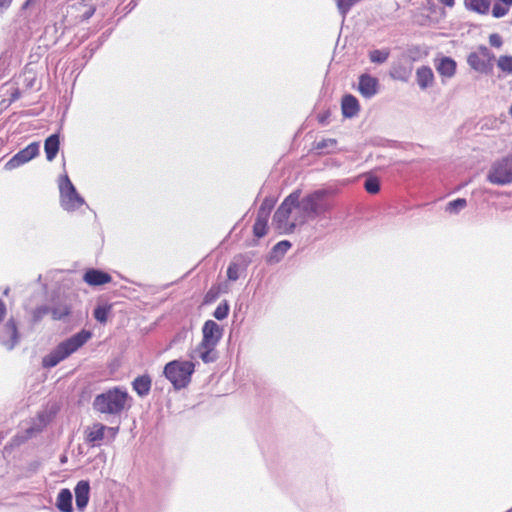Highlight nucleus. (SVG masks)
Segmentation results:
<instances>
[{
    "label": "nucleus",
    "instance_id": "dca6fc26",
    "mask_svg": "<svg viewBox=\"0 0 512 512\" xmlns=\"http://www.w3.org/2000/svg\"><path fill=\"white\" fill-rule=\"evenodd\" d=\"M132 390L140 397L144 398L149 395L152 387V378L149 374L145 373L138 375L131 382Z\"/></svg>",
    "mask_w": 512,
    "mask_h": 512
},
{
    "label": "nucleus",
    "instance_id": "5701e85b",
    "mask_svg": "<svg viewBox=\"0 0 512 512\" xmlns=\"http://www.w3.org/2000/svg\"><path fill=\"white\" fill-rule=\"evenodd\" d=\"M106 429L107 427L104 424H94L93 427L87 433L86 442L91 444L92 446H95L104 439Z\"/></svg>",
    "mask_w": 512,
    "mask_h": 512
},
{
    "label": "nucleus",
    "instance_id": "9d476101",
    "mask_svg": "<svg viewBox=\"0 0 512 512\" xmlns=\"http://www.w3.org/2000/svg\"><path fill=\"white\" fill-rule=\"evenodd\" d=\"M40 145L38 142H32L27 145L24 149L18 151L12 158L6 163L4 168L8 171L16 169L23 164L34 159L39 154Z\"/></svg>",
    "mask_w": 512,
    "mask_h": 512
},
{
    "label": "nucleus",
    "instance_id": "a211bd4d",
    "mask_svg": "<svg viewBox=\"0 0 512 512\" xmlns=\"http://www.w3.org/2000/svg\"><path fill=\"white\" fill-rule=\"evenodd\" d=\"M437 72L446 78H452L457 69L456 61L449 56H442L435 64Z\"/></svg>",
    "mask_w": 512,
    "mask_h": 512
},
{
    "label": "nucleus",
    "instance_id": "de8ad7c7",
    "mask_svg": "<svg viewBox=\"0 0 512 512\" xmlns=\"http://www.w3.org/2000/svg\"><path fill=\"white\" fill-rule=\"evenodd\" d=\"M137 6V0H131L124 8L126 13H130Z\"/></svg>",
    "mask_w": 512,
    "mask_h": 512
},
{
    "label": "nucleus",
    "instance_id": "2f4dec72",
    "mask_svg": "<svg viewBox=\"0 0 512 512\" xmlns=\"http://www.w3.org/2000/svg\"><path fill=\"white\" fill-rule=\"evenodd\" d=\"M411 74V68H407L404 65L394 66L390 71V77L394 80L401 82H407Z\"/></svg>",
    "mask_w": 512,
    "mask_h": 512
},
{
    "label": "nucleus",
    "instance_id": "ddd939ff",
    "mask_svg": "<svg viewBox=\"0 0 512 512\" xmlns=\"http://www.w3.org/2000/svg\"><path fill=\"white\" fill-rule=\"evenodd\" d=\"M380 88V83L377 77L368 73H363L358 77L357 90L362 97L366 99L373 98Z\"/></svg>",
    "mask_w": 512,
    "mask_h": 512
},
{
    "label": "nucleus",
    "instance_id": "37998d69",
    "mask_svg": "<svg viewBox=\"0 0 512 512\" xmlns=\"http://www.w3.org/2000/svg\"><path fill=\"white\" fill-rule=\"evenodd\" d=\"M99 48V45H96V46H92V45H89L87 48H86V51L85 53L83 54V58H85L87 61L89 59L92 58V56L94 55V53L96 52V50Z\"/></svg>",
    "mask_w": 512,
    "mask_h": 512
},
{
    "label": "nucleus",
    "instance_id": "a19ab883",
    "mask_svg": "<svg viewBox=\"0 0 512 512\" xmlns=\"http://www.w3.org/2000/svg\"><path fill=\"white\" fill-rule=\"evenodd\" d=\"M220 296V288L212 286L204 296V304H211L215 302Z\"/></svg>",
    "mask_w": 512,
    "mask_h": 512
},
{
    "label": "nucleus",
    "instance_id": "7ed1b4c3",
    "mask_svg": "<svg viewBox=\"0 0 512 512\" xmlns=\"http://www.w3.org/2000/svg\"><path fill=\"white\" fill-rule=\"evenodd\" d=\"M129 399L130 395L125 388L115 386L97 394L92 402V407L100 414L120 416Z\"/></svg>",
    "mask_w": 512,
    "mask_h": 512
},
{
    "label": "nucleus",
    "instance_id": "864d4df0",
    "mask_svg": "<svg viewBox=\"0 0 512 512\" xmlns=\"http://www.w3.org/2000/svg\"><path fill=\"white\" fill-rule=\"evenodd\" d=\"M110 430H113V431H118V427H115V428H109Z\"/></svg>",
    "mask_w": 512,
    "mask_h": 512
},
{
    "label": "nucleus",
    "instance_id": "f704fd0d",
    "mask_svg": "<svg viewBox=\"0 0 512 512\" xmlns=\"http://www.w3.org/2000/svg\"><path fill=\"white\" fill-rule=\"evenodd\" d=\"M230 312V304L227 300H222L213 312V317L219 321L226 319Z\"/></svg>",
    "mask_w": 512,
    "mask_h": 512
},
{
    "label": "nucleus",
    "instance_id": "c9c22d12",
    "mask_svg": "<svg viewBox=\"0 0 512 512\" xmlns=\"http://www.w3.org/2000/svg\"><path fill=\"white\" fill-rule=\"evenodd\" d=\"M268 229V220L260 219L256 217L255 223L253 225V235L260 239L264 237L267 233Z\"/></svg>",
    "mask_w": 512,
    "mask_h": 512
},
{
    "label": "nucleus",
    "instance_id": "1a4fd4ad",
    "mask_svg": "<svg viewBox=\"0 0 512 512\" xmlns=\"http://www.w3.org/2000/svg\"><path fill=\"white\" fill-rule=\"evenodd\" d=\"M51 318L54 321L64 320L71 314L72 304L71 297L66 294H61L59 292L54 293L51 303Z\"/></svg>",
    "mask_w": 512,
    "mask_h": 512
},
{
    "label": "nucleus",
    "instance_id": "3c124183",
    "mask_svg": "<svg viewBox=\"0 0 512 512\" xmlns=\"http://www.w3.org/2000/svg\"><path fill=\"white\" fill-rule=\"evenodd\" d=\"M95 9L91 8L83 14L84 19H89L94 14Z\"/></svg>",
    "mask_w": 512,
    "mask_h": 512
},
{
    "label": "nucleus",
    "instance_id": "0eeeda50",
    "mask_svg": "<svg viewBox=\"0 0 512 512\" xmlns=\"http://www.w3.org/2000/svg\"><path fill=\"white\" fill-rule=\"evenodd\" d=\"M487 180L500 186L512 183V156L495 161L488 171Z\"/></svg>",
    "mask_w": 512,
    "mask_h": 512
},
{
    "label": "nucleus",
    "instance_id": "cd10ccee",
    "mask_svg": "<svg viewBox=\"0 0 512 512\" xmlns=\"http://www.w3.org/2000/svg\"><path fill=\"white\" fill-rule=\"evenodd\" d=\"M247 267L246 263H239L237 259L231 261L227 267V278L230 281H237L240 277V272L245 271Z\"/></svg>",
    "mask_w": 512,
    "mask_h": 512
},
{
    "label": "nucleus",
    "instance_id": "e433bc0d",
    "mask_svg": "<svg viewBox=\"0 0 512 512\" xmlns=\"http://www.w3.org/2000/svg\"><path fill=\"white\" fill-rule=\"evenodd\" d=\"M364 188L369 194H377L381 189V184L379 178L376 176H369L364 183Z\"/></svg>",
    "mask_w": 512,
    "mask_h": 512
},
{
    "label": "nucleus",
    "instance_id": "6ab92c4d",
    "mask_svg": "<svg viewBox=\"0 0 512 512\" xmlns=\"http://www.w3.org/2000/svg\"><path fill=\"white\" fill-rule=\"evenodd\" d=\"M60 149V133L55 132L49 135L44 141V151L47 161H53Z\"/></svg>",
    "mask_w": 512,
    "mask_h": 512
},
{
    "label": "nucleus",
    "instance_id": "6e6552de",
    "mask_svg": "<svg viewBox=\"0 0 512 512\" xmlns=\"http://www.w3.org/2000/svg\"><path fill=\"white\" fill-rule=\"evenodd\" d=\"M494 53L485 45H480L476 51L467 57L468 65L476 72L489 74L493 70Z\"/></svg>",
    "mask_w": 512,
    "mask_h": 512
},
{
    "label": "nucleus",
    "instance_id": "c756f323",
    "mask_svg": "<svg viewBox=\"0 0 512 512\" xmlns=\"http://www.w3.org/2000/svg\"><path fill=\"white\" fill-rule=\"evenodd\" d=\"M337 140L333 138L322 139L313 145V149L318 151V154H327L336 148Z\"/></svg>",
    "mask_w": 512,
    "mask_h": 512
},
{
    "label": "nucleus",
    "instance_id": "8fccbe9b",
    "mask_svg": "<svg viewBox=\"0 0 512 512\" xmlns=\"http://www.w3.org/2000/svg\"><path fill=\"white\" fill-rule=\"evenodd\" d=\"M438 1L447 7H452L455 4V0H438Z\"/></svg>",
    "mask_w": 512,
    "mask_h": 512
},
{
    "label": "nucleus",
    "instance_id": "603ef678",
    "mask_svg": "<svg viewBox=\"0 0 512 512\" xmlns=\"http://www.w3.org/2000/svg\"><path fill=\"white\" fill-rule=\"evenodd\" d=\"M66 461H67V457H66V456H62V457H61V462H62V463H64V462H66Z\"/></svg>",
    "mask_w": 512,
    "mask_h": 512
},
{
    "label": "nucleus",
    "instance_id": "a878e982",
    "mask_svg": "<svg viewBox=\"0 0 512 512\" xmlns=\"http://www.w3.org/2000/svg\"><path fill=\"white\" fill-rule=\"evenodd\" d=\"M276 202H277V199L275 197L266 196L257 211L256 217L260 218V219L268 220L270 217L271 211L273 210Z\"/></svg>",
    "mask_w": 512,
    "mask_h": 512
},
{
    "label": "nucleus",
    "instance_id": "79ce46f5",
    "mask_svg": "<svg viewBox=\"0 0 512 512\" xmlns=\"http://www.w3.org/2000/svg\"><path fill=\"white\" fill-rule=\"evenodd\" d=\"M489 43L492 47L500 48L503 44V40L498 33H492L489 36Z\"/></svg>",
    "mask_w": 512,
    "mask_h": 512
},
{
    "label": "nucleus",
    "instance_id": "4be33fe9",
    "mask_svg": "<svg viewBox=\"0 0 512 512\" xmlns=\"http://www.w3.org/2000/svg\"><path fill=\"white\" fill-rule=\"evenodd\" d=\"M195 354L206 364L213 363L218 359L216 346H202L200 343L195 349Z\"/></svg>",
    "mask_w": 512,
    "mask_h": 512
},
{
    "label": "nucleus",
    "instance_id": "4468645a",
    "mask_svg": "<svg viewBox=\"0 0 512 512\" xmlns=\"http://www.w3.org/2000/svg\"><path fill=\"white\" fill-rule=\"evenodd\" d=\"M83 281L91 287H97L110 283L112 277L102 269L88 268L83 274Z\"/></svg>",
    "mask_w": 512,
    "mask_h": 512
},
{
    "label": "nucleus",
    "instance_id": "b1692460",
    "mask_svg": "<svg viewBox=\"0 0 512 512\" xmlns=\"http://www.w3.org/2000/svg\"><path fill=\"white\" fill-rule=\"evenodd\" d=\"M291 246L292 244L288 240H281L276 243L270 251L269 261L279 262Z\"/></svg>",
    "mask_w": 512,
    "mask_h": 512
},
{
    "label": "nucleus",
    "instance_id": "4c0bfd02",
    "mask_svg": "<svg viewBox=\"0 0 512 512\" xmlns=\"http://www.w3.org/2000/svg\"><path fill=\"white\" fill-rule=\"evenodd\" d=\"M339 13L342 15L343 19L346 17L351 8L360 0H334Z\"/></svg>",
    "mask_w": 512,
    "mask_h": 512
},
{
    "label": "nucleus",
    "instance_id": "49530a36",
    "mask_svg": "<svg viewBox=\"0 0 512 512\" xmlns=\"http://www.w3.org/2000/svg\"><path fill=\"white\" fill-rule=\"evenodd\" d=\"M329 112H324L322 114H320L318 116V121L321 125H326L328 124V119H329Z\"/></svg>",
    "mask_w": 512,
    "mask_h": 512
},
{
    "label": "nucleus",
    "instance_id": "9b49d317",
    "mask_svg": "<svg viewBox=\"0 0 512 512\" xmlns=\"http://www.w3.org/2000/svg\"><path fill=\"white\" fill-rule=\"evenodd\" d=\"M20 341V333L18 330L17 321L11 317L3 325L0 332V343L6 347L7 350H13Z\"/></svg>",
    "mask_w": 512,
    "mask_h": 512
},
{
    "label": "nucleus",
    "instance_id": "20e7f679",
    "mask_svg": "<svg viewBox=\"0 0 512 512\" xmlns=\"http://www.w3.org/2000/svg\"><path fill=\"white\" fill-rule=\"evenodd\" d=\"M302 194L301 189L292 191L284 198L282 203L275 211L272 218V226L279 234H291L297 227L296 221H289L290 215L294 209H298L299 199Z\"/></svg>",
    "mask_w": 512,
    "mask_h": 512
},
{
    "label": "nucleus",
    "instance_id": "473e14b6",
    "mask_svg": "<svg viewBox=\"0 0 512 512\" xmlns=\"http://www.w3.org/2000/svg\"><path fill=\"white\" fill-rule=\"evenodd\" d=\"M390 52L387 49H374L369 52V59L372 63L382 64L389 58Z\"/></svg>",
    "mask_w": 512,
    "mask_h": 512
},
{
    "label": "nucleus",
    "instance_id": "ea45409f",
    "mask_svg": "<svg viewBox=\"0 0 512 512\" xmlns=\"http://www.w3.org/2000/svg\"><path fill=\"white\" fill-rule=\"evenodd\" d=\"M509 11V6L503 4L502 2H495L492 7V16L494 18H501L505 16Z\"/></svg>",
    "mask_w": 512,
    "mask_h": 512
},
{
    "label": "nucleus",
    "instance_id": "39448f33",
    "mask_svg": "<svg viewBox=\"0 0 512 512\" xmlns=\"http://www.w3.org/2000/svg\"><path fill=\"white\" fill-rule=\"evenodd\" d=\"M195 365L191 361L172 360L164 366L163 374L175 390L188 386L194 373Z\"/></svg>",
    "mask_w": 512,
    "mask_h": 512
},
{
    "label": "nucleus",
    "instance_id": "58836bf2",
    "mask_svg": "<svg viewBox=\"0 0 512 512\" xmlns=\"http://www.w3.org/2000/svg\"><path fill=\"white\" fill-rule=\"evenodd\" d=\"M498 68L506 73L512 74V56L511 55H502L497 60Z\"/></svg>",
    "mask_w": 512,
    "mask_h": 512
},
{
    "label": "nucleus",
    "instance_id": "09e8293b",
    "mask_svg": "<svg viewBox=\"0 0 512 512\" xmlns=\"http://www.w3.org/2000/svg\"><path fill=\"white\" fill-rule=\"evenodd\" d=\"M11 98H10V102H14L16 100H18L21 96V92L18 88H15L13 89V91L11 92Z\"/></svg>",
    "mask_w": 512,
    "mask_h": 512
},
{
    "label": "nucleus",
    "instance_id": "2eb2a0df",
    "mask_svg": "<svg viewBox=\"0 0 512 512\" xmlns=\"http://www.w3.org/2000/svg\"><path fill=\"white\" fill-rule=\"evenodd\" d=\"M90 482L88 480H80L74 487L76 509L83 512L90 499Z\"/></svg>",
    "mask_w": 512,
    "mask_h": 512
},
{
    "label": "nucleus",
    "instance_id": "393cba45",
    "mask_svg": "<svg viewBox=\"0 0 512 512\" xmlns=\"http://www.w3.org/2000/svg\"><path fill=\"white\" fill-rule=\"evenodd\" d=\"M465 7L478 14H487L490 10L491 0H464Z\"/></svg>",
    "mask_w": 512,
    "mask_h": 512
},
{
    "label": "nucleus",
    "instance_id": "7c9ffc66",
    "mask_svg": "<svg viewBox=\"0 0 512 512\" xmlns=\"http://www.w3.org/2000/svg\"><path fill=\"white\" fill-rule=\"evenodd\" d=\"M111 305L109 304H100L97 305L93 310V317L100 324H105L108 320V317L111 313Z\"/></svg>",
    "mask_w": 512,
    "mask_h": 512
},
{
    "label": "nucleus",
    "instance_id": "c03bdc74",
    "mask_svg": "<svg viewBox=\"0 0 512 512\" xmlns=\"http://www.w3.org/2000/svg\"><path fill=\"white\" fill-rule=\"evenodd\" d=\"M7 315V307H6V304L5 302L0 299V324L3 322V320L5 319Z\"/></svg>",
    "mask_w": 512,
    "mask_h": 512
},
{
    "label": "nucleus",
    "instance_id": "bb28decb",
    "mask_svg": "<svg viewBox=\"0 0 512 512\" xmlns=\"http://www.w3.org/2000/svg\"><path fill=\"white\" fill-rule=\"evenodd\" d=\"M47 315H51V309L49 304H42L35 307L31 311L30 324L32 326L39 324Z\"/></svg>",
    "mask_w": 512,
    "mask_h": 512
},
{
    "label": "nucleus",
    "instance_id": "423d86ee",
    "mask_svg": "<svg viewBox=\"0 0 512 512\" xmlns=\"http://www.w3.org/2000/svg\"><path fill=\"white\" fill-rule=\"evenodd\" d=\"M60 204L66 211H75L85 204L84 198L78 193L69 176L64 174L59 183Z\"/></svg>",
    "mask_w": 512,
    "mask_h": 512
},
{
    "label": "nucleus",
    "instance_id": "f257e3e1",
    "mask_svg": "<svg viewBox=\"0 0 512 512\" xmlns=\"http://www.w3.org/2000/svg\"><path fill=\"white\" fill-rule=\"evenodd\" d=\"M91 337L92 332L90 330L81 329L77 333L61 341L54 349L42 358V367L45 369H51L57 366L60 362L64 361L83 347Z\"/></svg>",
    "mask_w": 512,
    "mask_h": 512
},
{
    "label": "nucleus",
    "instance_id": "a18cd8bd",
    "mask_svg": "<svg viewBox=\"0 0 512 512\" xmlns=\"http://www.w3.org/2000/svg\"><path fill=\"white\" fill-rule=\"evenodd\" d=\"M13 0H0V13L2 14L4 11H6Z\"/></svg>",
    "mask_w": 512,
    "mask_h": 512
},
{
    "label": "nucleus",
    "instance_id": "f03ea898",
    "mask_svg": "<svg viewBox=\"0 0 512 512\" xmlns=\"http://www.w3.org/2000/svg\"><path fill=\"white\" fill-rule=\"evenodd\" d=\"M334 207L332 192L329 189L320 188L300 196L298 209L303 218L314 219L329 213Z\"/></svg>",
    "mask_w": 512,
    "mask_h": 512
},
{
    "label": "nucleus",
    "instance_id": "412c9836",
    "mask_svg": "<svg viewBox=\"0 0 512 512\" xmlns=\"http://www.w3.org/2000/svg\"><path fill=\"white\" fill-rule=\"evenodd\" d=\"M417 84L422 90H426L433 84L434 73L431 67L423 65L416 70Z\"/></svg>",
    "mask_w": 512,
    "mask_h": 512
},
{
    "label": "nucleus",
    "instance_id": "aec40b11",
    "mask_svg": "<svg viewBox=\"0 0 512 512\" xmlns=\"http://www.w3.org/2000/svg\"><path fill=\"white\" fill-rule=\"evenodd\" d=\"M55 505L60 512H73V495L70 489L62 488L58 492Z\"/></svg>",
    "mask_w": 512,
    "mask_h": 512
},
{
    "label": "nucleus",
    "instance_id": "f8f14e48",
    "mask_svg": "<svg viewBox=\"0 0 512 512\" xmlns=\"http://www.w3.org/2000/svg\"><path fill=\"white\" fill-rule=\"evenodd\" d=\"M224 333V329L214 320H207L202 326V346H217Z\"/></svg>",
    "mask_w": 512,
    "mask_h": 512
},
{
    "label": "nucleus",
    "instance_id": "72a5a7b5",
    "mask_svg": "<svg viewBox=\"0 0 512 512\" xmlns=\"http://www.w3.org/2000/svg\"><path fill=\"white\" fill-rule=\"evenodd\" d=\"M466 206L467 201L465 198H456L447 203L445 210L450 214H458Z\"/></svg>",
    "mask_w": 512,
    "mask_h": 512
},
{
    "label": "nucleus",
    "instance_id": "c85d7f7f",
    "mask_svg": "<svg viewBox=\"0 0 512 512\" xmlns=\"http://www.w3.org/2000/svg\"><path fill=\"white\" fill-rule=\"evenodd\" d=\"M41 0H25L19 9L18 16L23 19H29L32 12L39 9Z\"/></svg>",
    "mask_w": 512,
    "mask_h": 512
},
{
    "label": "nucleus",
    "instance_id": "f3484780",
    "mask_svg": "<svg viewBox=\"0 0 512 512\" xmlns=\"http://www.w3.org/2000/svg\"><path fill=\"white\" fill-rule=\"evenodd\" d=\"M341 110L345 118L355 117L360 110L358 99L352 94H345L341 100Z\"/></svg>",
    "mask_w": 512,
    "mask_h": 512
}]
</instances>
